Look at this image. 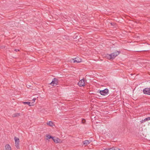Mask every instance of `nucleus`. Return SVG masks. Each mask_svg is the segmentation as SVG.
<instances>
[{"instance_id":"1","label":"nucleus","mask_w":150,"mask_h":150,"mask_svg":"<svg viewBox=\"0 0 150 150\" xmlns=\"http://www.w3.org/2000/svg\"><path fill=\"white\" fill-rule=\"evenodd\" d=\"M120 52V51H117L108 55V58L109 59H113Z\"/></svg>"},{"instance_id":"2","label":"nucleus","mask_w":150,"mask_h":150,"mask_svg":"<svg viewBox=\"0 0 150 150\" xmlns=\"http://www.w3.org/2000/svg\"><path fill=\"white\" fill-rule=\"evenodd\" d=\"M109 92V90L108 89L105 88L103 90H98V92H99L100 94L103 96H105L107 95L108 93Z\"/></svg>"},{"instance_id":"3","label":"nucleus","mask_w":150,"mask_h":150,"mask_svg":"<svg viewBox=\"0 0 150 150\" xmlns=\"http://www.w3.org/2000/svg\"><path fill=\"white\" fill-rule=\"evenodd\" d=\"M59 80L58 79L54 78L53 79L52 81L49 84H51L52 86H56L58 84Z\"/></svg>"},{"instance_id":"4","label":"nucleus","mask_w":150,"mask_h":150,"mask_svg":"<svg viewBox=\"0 0 150 150\" xmlns=\"http://www.w3.org/2000/svg\"><path fill=\"white\" fill-rule=\"evenodd\" d=\"M14 139L15 141V146L16 148L18 149L19 148V139L18 138H17L16 137H14Z\"/></svg>"},{"instance_id":"5","label":"nucleus","mask_w":150,"mask_h":150,"mask_svg":"<svg viewBox=\"0 0 150 150\" xmlns=\"http://www.w3.org/2000/svg\"><path fill=\"white\" fill-rule=\"evenodd\" d=\"M143 93L145 94L150 95V88H145L143 90Z\"/></svg>"},{"instance_id":"6","label":"nucleus","mask_w":150,"mask_h":150,"mask_svg":"<svg viewBox=\"0 0 150 150\" xmlns=\"http://www.w3.org/2000/svg\"><path fill=\"white\" fill-rule=\"evenodd\" d=\"M85 82L84 81V80L83 78L82 79L80 80L79 81L78 83V85L80 86H85Z\"/></svg>"},{"instance_id":"7","label":"nucleus","mask_w":150,"mask_h":150,"mask_svg":"<svg viewBox=\"0 0 150 150\" xmlns=\"http://www.w3.org/2000/svg\"><path fill=\"white\" fill-rule=\"evenodd\" d=\"M53 140L55 143H60L62 142V141L61 140L58 138H55V137H54Z\"/></svg>"},{"instance_id":"8","label":"nucleus","mask_w":150,"mask_h":150,"mask_svg":"<svg viewBox=\"0 0 150 150\" xmlns=\"http://www.w3.org/2000/svg\"><path fill=\"white\" fill-rule=\"evenodd\" d=\"M74 60V62H77V63L80 62H81V59L79 58L78 57H76L73 59Z\"/></svg>"},{"instance_id":"9","label":"nucleus","mask_w":150,"mask_h":150,"mask_svg":"<svg viewBox=\"0 0 150 150\" xmlns=\"http://www.w3.org/2000/svg\"><path fill=\"white\" fill-rule=\"evenodd\" d=\"M148 51V49L144 48L142 49H138L135 51L136 52L146 51Z\"/></svg>"},{"instance_id":"10","label":"nucleus","mask_w":150,"mask_h":150,"mask_svg":"<svg viewBox=\"0 0 150 150\" xmlns=\"http://www.w3.org/2000/svg\"><path fill=\"white\" fill-rule=\"evenodd\" d=\"M47 124L50 126L53 127L54 125V124L52 121H50L47 123Z\"/></svg>"},{"instance_id":"11","label":"nucleus","mask_w":150,"mask_h":150,"mask_svg":"<svg viewBox=\"0 0 150 150\" xmlns=\"http://www.w3.org/2000/svg\"><path fill=\"white\" fill-rule=\"evenodd\" d=\"M90 142L89 140H85L83 142V144L85 146L87 145L90 144Z\"/></svg>"},{"instance_id":"12","label":"nucleus","mask_w":150,"mask_h":150,"mask_svg":"<svg viewBox=\"0 0 150 150\" xmlns=\"http://www.w3.org/2000/svg\"><path fill=\"white\" fill-rule=\"evenodd\" d=\"M46 137H47V140H48V139H52L53 140L54 138V137H53L49 134L46 135Z\"/></svg>"},{"instance_id":"13","label":"nucleus","mask_w":150,"mask_h":150,"mask_svg":"<svg viewBox=\"0 0 150 150\" xmlns=\"http://www.w3.org/2000/svg\"><path fill=\"white\" fill-rule=\"evenodd\" d=\"M10 25L12 27H14L16 25H15V22L13 21H10Z\"/></svg>"},{"instance_id":"14","label":"nucleus","mask_w":150,"mask_h":150,"mask_svg":"<svg viewBox=\"0 0 150 150\" xmlns=\"http://www.w3.org/2000/svg\"><path fill=\"white\" fill-rule=\"evenodd\" d=\"M22 103L24 104H27L30 106L32 105H30V103L29 102H23Z\"/></svg>"},{"instance_id":"15","label":"nucleus","mask_w":150,"mask_h":150,"mask_svg":"<svg viewBox=\"0 0 150 150\" xmlns=\"http://www.w3.org/2000/svg\"><path fill=\"white\" fill-rule=\"evenodd\" d=\"M19 116V114L18 113H16L14 114H13L12 117H18Z\"/></svg>"},{"instance_id":"16","label":"nucleus","mask_w":150,"mask_h":150,"mask_svg":"<svg viewBox=\"0 0 150 150\" xmlns=\"http://www.w3.org/2000/svg\"><path fill=\"white\" fill-rule=\"evenodd\" d=\"M9 148V145L7 144L5 146V150H8Z\"/></svg>"},{"instance_id":"17","label":"nucleus","mask_w":150,"mask_h":150,"mask_svg":"<svg viewBox=\"0 0 150 150\" xmlns=\"http://www.w3.org/2000/svg\"><path fill=\"white\" fill-rule=\"evenodd\" d=\"M105 150H115L114 148V147L109 148H106Z\"/></svg>"},{"instance_id":"18","label":"nucleus","mask_w":150,"mask_h":150,"mask_svg":"<svg viewBox=\"0 0 150 150\" xmlns=\"http://www.w3.org/2000/svg\"><path fill=\"white\" fill-rule=\"evenodd\" d=\"M150 120V117H148L144 119V121H146L147 120Z\"/></svg>"},{"instance_id":"19","label":"nucleus","mask_w":150,"mask_h":150,"mask_svg":"<svg viewBox=\"0 0 150 150\" xmlns=\"http://www.w3.org/2000/svg\"><path fill=\"white\" fill-rule=\"evenodd\" d=\"M81 122L83 124H84V123L86 122V120L85 119H82L81 120Z\"/></svg>"},{"instance_id":"20","label":"nucleus","mask_w":150,"mask_h":150,"mask_svg":"<svg viewBox=\"0 0 150 150\" xmlns=\"http://www.w3.org/2000/svg\"><path fill=\"white\" fill-rule=\"evenodd\" d=\"M80 36H76V37L75 38L76 39H78L79 40L80 38H81L80 37Z\"/></svg>"},{"instance_id":"21","label":"nucleus","mask_w":150,"mask_h":150,"mask_svg":"<svg viewBox=\"0 0 150 150\" xmlns=\"http://www.w3.org/2000/svg\"><path fill=\"white\" fill-rule=\"evenodd\" d=\"M15 43V42H13L11 44H10V45H11V46H12L13 45H15L14 43Z\"/></svg>"},{"instance_id":"22","label":"nucleus","mask_w":150,"mask_h":150,"mask_svg":"<svg viewBox=\"0 0 150 150\" xmlns=\"http://www.w3.org/2000/svg\"><path fill=\"white\" fill-rule=\"evenodd\" d=\"M13 50L14 51H15L16 52H18V51H19V50H18V49H14Z\"/></svg>"},{"instance_id":"23","label":"nucleus","mask_w":150,"mask_h":150,"mask_svg":"<svg viewBox=\"0 0 150 150\" xmlns=\"http://www.w3.org/2000/svg\"><path fill=\"white\" fill-rule=\"evenodd\" d=\"M114 148L115 150H119L120 149L118 148H116V147H114Z\"/></svg>"},{"instance_id":"24","label":"nucleus","mask_w":150,"mask_h":150,"mask_svg":"<svg viewBox=\"0 0 150 150\" xmlns=\"http://www.w3.org/2000/svg\"><path fill=\"white\" fill-rule=\"evenodd\" d=\"M110 24L112 25H114L115 24V23H110Z\"/></svg>"},{"instance_id":"25","label":"nucleus","mask_w":150,"mask_h":150,"mask_svg":"<svg viewBox=\"0 0 150 150\" xmlns=\"http://www.w3.org/2000/svg\"><path fill=\"white\" fill-rule=\"evenodd\" d=\"M144 120H142L141 121V122L142 123H143V122H145V121H144Z\"/></svg>"},{"instance_id":"26","label":"nucleus","mask_w":150,"mask_h":150,"mask_svg":"<svg viewBox=\"0 0 150 150\" xmlns=\"http://www.w3.org/2000/svg\"><path fill=\"white\" fill-rule=\"evenodd\" d=\"M36 100V98H34L33 99V100L35 102V100Z\"/></svg>"},{"instance_id":"27","label":"nucleus","mask_w":150,"mask_h":150,"mask_svg":"<svg viewBox=\"0 0 150 150\" xmlns=\"http://www.w3.org/2000/svg\"><path fill=\"white\" fill-rule=\"evenodd\" d=\"M15 0H10V1L14 2Z\"/></svg>"},{"instance_id":"28","label":"nucleus","mask_w":150,"mask_h":150,"mask_svg":"<svg viewBox=\"0 0 150 150\" xmlns=\"http://www.w3.org/2000/svg\"><path fill=\"white\" fill-rule=\"evenodd\" d=\"M3 47H2V46H0V49H1V48H3Z\"/></svg>"},{"instance_id":"29","label":"nucleus","mask_w":150,"mask_h":150,"mask_svg":"<svg viewBox=\"0 0 150 150\" xmlns=\"http://www.w3.org/2000/svg\"><path fill=\"white\" fill-rule=\"evenodd\" d=\"M10 150H11V147L10 146Z\"/></svg>"}]
</instances>
